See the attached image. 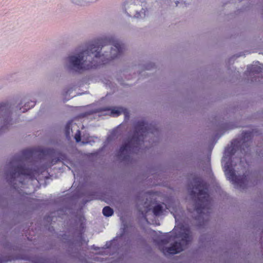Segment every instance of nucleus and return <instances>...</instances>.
Returning a JSON list of instances; mask_svg holds the SVG:
<instances>
[{
  "label": "nucleus",
  "mask_w": 263,
  "mask_h": 263,
  "mask_svg": "<svg viewBox=\"0 0 263 263\" xmlns=\"http://www.w3.org/2000/svg\"><path fill=\"white\" fill-rule=\"evenodd\" d=\"M90 55L88 51H85L77 55L67 57L65 60V67L69 69L78 70L91 66L89 64Z\"/></svg>",
  "instance_id": "2"
},
{
  "label": "nucleus",
  "mask_w": 263,
  "mask_h": 263,
  "mask_svg": "<svg viewBox=\"0 0 263 263\" xmlns=\"http://www.w3.org/2000/svg\"><path fill=\"white\" fill-rule=\"evenodd\" d=\"M123 110L122 108H114L112 109L109 112V114L112 116H119L123 112Z\"/></svg>",
  "instance_id": "5"
},
{
  "label": "nucleus",
  "mask_w": 263,
  "mask_h": 263,
  "mask_svg": "<svg viewBox=\"0 0 263 263\" xmlns=\"http://www.w3.org/2000/svg\"><path fill=\"white\" fill-rule=\"evenodd\" d=\"M103 213L105 216H110L113 214V210L110 208L106 206L103 210Z\"/></svg>",
  "instance_id": "7"
},
{
  "label": "nucleus",
  "mask_w": 263,
  "mask_h": 263,
  "mask_svg": "<svg viewBox=\"0 0 263 263\" xmlns=\"http://www.w3.org/2000/svg\"><path fill=\"white\" fill-rule=\"evenodd\" d=\"M177 240H181V243L178 244L177 241L175 243L168 244L162 243L160 245V249L165 254H177L182 251L185 246L186 245L187 242L189 240V236L187 234H184L181 236L176 237Z\"/></svg>",
  "instance_id": "3"
},
{
  "label": "nucleus",
  "mask_w": 263,
  "mask_h": 263,
  "mask_svg": "<svg viewBox=\"0 0 263 263\" xmlns=\"http://www.w3.org/2000/svg\"><path fill=\"white\" fill-rule=\"evenodd\" d=\"M131 15L133 18L137 21H143L147 16V12L142 5H135L132 8Z\"/></svg>",
  "instance_id": "4"
},
{
  "label": "nucleus",
  "mask_w": 263,
  "mask_h": 263,
  "mask_svg": "<svg viewBox=\"0 0 263 263\" xmlns=\"http://www.w3.org/2000/svg\"><path fill=\"white\" fill-rule=\"evenodd\" d=\"M22 104L26 107V110L33 106V103L32 102H30L28 99H24L22 102Z\"/></svg>",
  "instance_id": "6"
},
{
  "label": "nucleus",
  "mask_w": 263,
  "mask_h": 263,
  "mask_svg": "<svg viewBox=\"0 0 263 263\" xmlns=\"http://www.w3.org/2000/svg\"><path fill=\"white\" fill-rule=\"evenodd\" d=\"M122 52L119 44L109 45L101 49V51H91L92 55L96 59L99 63H106L118 58Z\"/></svg>",
  "instance_id": "1"
},
{
  "label": "nucleus",
  "mask_w": 263,
  "mask_h": 263,
  "mask_svg": "<svg viewBox=\"0 0 263 263\" xmlns=\"http://www.w3.org/2000/svg\"><path fill=\"white\" fill-rule=\"evenodd\" d=\"M226 175L228 176V178H229V179H230V177H229V176H228V173H227V172H226Z\"/></svg>",
  "instance_id": "10"
},
{
  "label": "nucleus",
  "mask_w": 263,
  "mask_h": 263,
  "mask_svg": "<svg viewBox=\"0 0 263 263\" xmlns=\"http://www.w3.org/2000/svg\"><path fill=\"white\" fill-rule=\"evenodd\" d=\"M74 138L77 142H79L80 141L81 139H80V134L79 132H78V133H77L75 135Z\"/></svg>",
  "instance_id": "8"
},
{
  "label": "nucleus",
  "mask_w": 263,
  "mask_h": 263,
  "mask_svg": "<svg viewBox=\"0 0 263 263\" xmlns=\"http://www.w3.org/2000/svg\"><path fill=\"white\" fill-rule=\"evenodd\" d=\"M72 3L78 4L81 0H70Z\"/></svg>",
  "instance_id": "9"
}]
</instances>
